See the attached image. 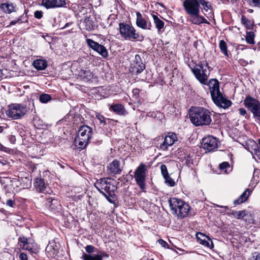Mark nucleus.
Wrapping results in <instances>:
<instances>
[{"label":"nucleus","instance_id":"1","mask_svg":"<svg viewBox=\"0 0 260 260\" xmlns=\"http://www.w3.org/2000/svg\"><path fill=\"white\" fill-rule=\"evenodd\" d=\"M191 122L196 126L208 125L212 121L209 110L203 107H196L190 114Z\"/></svg>","mask_w":260,"mask_h":260},{"label":"nucleus","instance_id":"2","mask_svg":"<svg viewBox=\"0 0 260 260\" xmlns=\"http://www.w3.org/2000/svg\"><path fill=\"white\" fill-rule=\"evenodd\" d=\"M110 178H103L94 183V186L111 203H114L115 198L114 192L116 187L109 181Z\"/></svg>","mask_w":260,"mask_h":260},{"label":"nucleus","instance_id":"3","mask_svg":"<svg viewBox=\"0 0 260 260\" xmlns=\"http://www.w3.org/2000/svg\"><path fill=\"white\" fill-rule=\"evenodd\" d=\"M168 202L173 213L177 214L181 218H184L187 216L190 209L187 203L175 197L171 198Z\"/></svg>","mask_w":260,"mask_h":260},{"label":"nucleus","instance_id":"4","mask_svg":"<svg viewBox=\"0 0 260 260\" xmlns=\"http://www.w3.org/2000/svg\"><path fill=\"white\" fill-rule=\"evenodd\" d=\"M92 132L91 128L87 125H83L80 127L75 139V143L79 149H83L86 147L91 138Z\"/></svg>","mask_w":260,"mask_h":260},{"label":"nucleus","instance_id":"5","mask_svg":"<svg viewBox=\"0 0 260 260\" xmlns=\"http://www.w3.org/2000/svg\"><path fill=\"white\" fill-rule=\"evenodd\" d=\"M119 30L122 39L128 41H135L143 37L140 36L136 29L131 24L121 22L119 24Z\"/></svg>","mask_w":260,"mask_h":260},{"label":"nucleus","instance_id":"6","mask_svg":"<svg viewBox=\"0 0 260 260\" xmlns=\"http://www.w3.org/2000/svg\"><path fill=\"white\" fill-rule=\"evenodd\" d=\"M210 67L207 61L196 64L191 71L196 78L203 84H207Z\"/></svg>","mask_w":260,"mask_h":260},{"label":"nucleus","instance_id":"7","mask_svg":"<svg viewBox=\"0 0 260 260\" xmlns=\"http://www.w3.org/2000/svg\"><path fill=\"white\" fill-rule=\"evenodd\" d=\"M244 106L253 114L255 121L260 123V102L250 96H247L244 100Z\"/></svg>","mask_w":260,"mask_h":260},{"label":"nucleus","instance_id":"8","mask_svg":"<svg viewBox=\"0 0 260 260\" xmlns=\"http://www.w3.org/2000/svg\"><path fill=\"white\" fill-rule=\"evenodd\" d=\"M27 112L25 106L20 104H12L8 106L6 113L8 117L13 119L21 118Z\"/></svg>","mask_w":260,"mask_h":260},{"label":"nucleus","instance_id":"9","mask_svg":"<svg viewBox=\"0 0 260 260\" xmlns=\"http://www.w3.org/2000/svg\"><path fill=\"white\" fill-rule=\"evenodd\" d=\"M147 171V166L146 165L141 163L137 168L134 172V177L137 185L140 188L145 191L146 187L145 178L146 172Z\"/></svg>","mask_w":260,"mask_h":260},{"label":"nucleus","instance_id":"10","mask_svg":"<svg viewBox=\"0 0 260 260\" xmlns=\"http://www.w3.org/2000/svg\"><path fill=\"white\" fill-rule=\"evenodd\" d=\"M219 141L212 136H209L202 139V146L208 152L215 150L218 147Z\"/></svg>","mask_w":260,"mask_h":260},{"label":"nucleus","instance_id":"11","mask_svg":"<svg viewBox=\"0 0 260 260\" xmlns=\"http://www.w3.org/2000/svg\"><path fill=\"white\" fill-rule=\"evenodd\" d=\"M183 6L186 13L188 15L200 12L199 0H184Z\"/></svg>","mask_w":260,"mask_h":260},{"label":"nucleus","instance_id":"12","mask_svg":"<svg viewBox=\"0 0 260 260\" xmlns=\"http://www.w3.org/2000/svg\"><path fill=\"white\" fill-rule=\"evenodd\" d=\"M34 186L36 191L38 192L50 194L52 192L48 185L41 178H36L34 182Z\"/></svg>","mask_w":260,"mask_h":260},{"label":"nucleus","instance_id":"13","mask_svg":"<svg viewBox=\"0 0 260 260\" xmlns=\"http://www.w3.org/2000/svg\"><path fill=\"white\" fill-rule=\"evenodd\" d=\"M212 100L216 106L224 109H227L232 105V102L223 96L221 93L212 98Z\"/></svg>","mask_w":260,"mask_h":260},{"label":"nucleus","instance_id":"14","mask_svg":"<svg viewBox=\"0 0 260 260\" xmlns=\"http://www.w3.org/2000/svg\"><path fill=\"white\" fill-rule=\"evenodd\" d=\"M177 141L176 135L173 133H169L165 138L164 142L159 146V149L165 151L167 150L169 146L174 144L175 142Z\"/></svg>","mask_w":260,"mask_h":260},{"label":"nucleus","instance_id":"15","mask_svg":"<svg viewBox=\"0 0 260 260\" xmlns=\"http://www.w3.org/2000/svg\"><path fill=\"white\" fill-rule=\"evenodd\" d=\"M189 20L192 23L200 25L202 23L209 24L210 23L204 17L200 15V12L189 15Z\"/></svg>","mask_w":260,"mask_h":260},{"label":"nucleus","instance_id":"16","mask_svg":"<svg viewBox=\"0 0 260 260\" xmlns=\"http://www.w3.org/2000/svg\"><path fill=\"white\" fill-rule=\"evenodd\" d=\"M110 173L113 174H119L122 171L123 167L120 162L117 160H114L107 167Z\"/></svg>","mask_w":260,"mask_h":260},{"label":"nucleus","instance_id":"17","mask_svg":"<svg viewBox=\"0 0 260 260\" xmlns=\"http://www.w3.org/2000/svg\"><path fill=\"white\" fill-rule=\"evenodd\" d=\"M137 19H136V25L138 27L143 29H149L150 30L152 27V25L150 22L147 24L146 20L143 18L142 14L138 12L136 13Z\"/></svg>","mask_w":260,"mask_h":260},{"label":"nucleus","instance_id":"18","mask_svg":"<svg viewBox=\"0 0 260 260\" xmlns=\"http://www.w3.org/2000/svg\"><path fill=\"white\" fill-rule=\"evenodd\" d=\"M209 86L212 99L221 93L219 90V82L217 80H210L209 82Z\"/></svg>","mask_w":260,"mask_h":260},{"label":"nucleus","instance_id":"19","mask_svg":"<svg viewBox=\"0 0 260 260\" xmlns=\"http://www.w3.org/2000/svg\"><path fill=\"white\" fill-rule=\"evenodd\" d=\"M46 206L51 210L56 211L60 209V205L59 201L55 199L49 198L46 203Z\"/></svg>","mask_w":260,"mask_h":260},{"label":"nucleus","instance_id":"20","mask_svg":"<svg viewBox=\"0 0 260 260\" xmlns=\"http://www.w3.org/2000/svg\"><path fill=\"white\" fill-rule=\"evenodd\" d=\"M110 109L119 115L124 116L127 114V111L121 104L112 105L111 106Z\"/></svg>","mask_w":260,"mask_h":260},{"label":"nucleus","instance_id":"21","mask_svg":"<svg viewBox=\"0 0 260 260\" xmlns=\"http://www.w3.org/2000/svg\"><path fill=\"white\" fill-rule=\"evenodd\" d=\"M200 5L203 7V10L206 12H208V14L212 16L213 13V9L211 4L207 0H199Z\"/></svg>","mask_w":260,"mask_h":260},{"label":"nucleus","instance_id":"22","mask_svg":"<svg viewBox=\"0 0 260 260\" xmlns=\"http://www.w3.org/2000/svg\"><path fill=\"white\" fill-rule=\"evenodd\" d=\"M250 194V191L249 189L245 190L239 197V198L235 200L234 202V204L236 205L241 204L245 202L249 197Z\"/></svg>","mask_w":260,"mask_h":260},{"label":"nucleus","instance_id":"23","mask_svg":"<svg viewBox=\"0 0 260 260\" xmlns=\"http://www.w3.org/2000/svg\"><path fill=\"white\" fill-rule=\"evenodd\" d=\"M33 66L38 70H43L47 68V62L44 59H37L34 61Z\"/></svg>","mask_w":260,"mask_h":260},{"label":"nucleus","instance_id":"24","mask_svg":"<svg viewBox=\"0 0 260 260\" xmlns=\"http://www.w3.org/2000/svg\"><path fill=\"white\" fill-rule=\"evenodd\" d=\"M152 17L153 19V22L155 27L158 31H160L164 28L165 23L158 17L154 14H152Z\"/></svg>","mask_w":260,"mask_h":260},{"label":"nucleus","instance_id":"25","mask_svg":"<svg viewBox=\"0 0 260 260\" xmlns=\"http://www.w3.org/2000/svg\"><path fill=\"white\" fill-rule=\"evenodd\" d=\"M0 9L5 13L10 14L14 11L15 7L13 6L12 4L6 3L1 4L0 5Z\"/></svg>","mask_w":260,"mask_h":260},{"label":"nucleus","instance_id":"26","mask_svg":"<svg viewBox=\"0 0 260 260\" xmlns=\"http://www.w3.org/2000/svg\"><path fill=\"white\" fill-rule=\"evenodd\" d=\"M82 258L84 260H103L102 255L98 254L91 255L84 253Z\"/></svg>","mask_w":260,"mask_h":260},{"label":"nucleus","instance_id":"27","mask_svg":"<svg viewBox=\"0 0 260 260\" xmlns=\"http://www.w3.org/2000/svg\"><path fill=\"white\" fill-rule=\"evenodd\" d=\"M241 23L248 29H251L253 27V22L247 18L245 16L241 17Z\"/></svg>","mask_w":260,"mask_h":260},{"label":"nucleus","instance_id":"28","mask_svg":"<svg viewBox=\"0 0 260 260\" xmlns=\"http://www.w3.org/2000/svg\"><path fill=\"white\" fill-rule=\"evenodd\" d=\"M133 72L137 74L141 73L145 68V66L143 62L136 64H131Z\"/></svg>","mask_w":260,"mask_h":260},{"label":"nucleus","instance_id":"29","mask_svg":"<svg viewBox=\"0 0 260 260\" xmlns=\"http://www.w3.org/2000/svg\"><path fill=\"white\" fill-rule=\"evenodd\" d=\"M80 75L86 81H90L92 80L93 75L90 70H81Z\"/></svg>","mask_w":260,"mask_h":260},{"label":"nucleus","instance_id":"30","mask_svg":"<svg viewBox=\"0 0 260 260\" xmlns=\"http://www.w3.org/2000/svg\"><path fill=\"white\" fill-rule=\"evenodd\" d=\"M255 34L253 31H247L245 37L246 41L248 44H254Z\"/></svg>","mask_w":260,"mask_h":260},{"label":"nucleus","instance_id":"31","mask_svg":"<svg viewBox=\"0 0 260 260\" xmlns=\"http://www.w3.org/2000/svg\"><path fill=\"white\" fill-rule=\"evenodd\" d=\"M200 244L210 249H212L214 247L212 240L209 237H207V239L202 240V241L200 242Z\"/></svg>","mask_w":260,"mask_h":260},{"label":"nucleus","instance_id":"32","mask_svg":"<svg viewBox=\"0 0 260 260\" xmlns=\"http://www.w3.org/2000/svg\"><path fill=\"white\" fill-rule=\"evenodd\" d=\"M99 53L101 55L104 57H107L108 55V51L105 46L102 45H100L95 51Z\"/></svg>","mask_w":260,"mask_h":260},{"label":"nucleus","instance_id":"33","mask_svg":"<svg viewBox=\"0 0 260 260\" xmlns=\"http://www.w3.org/2000/svg\"><path fill=\"white\" fill-rule=\"evenodd\" d=\"M235 218L237 219H242L246 215V211L245 210L238 211H233L231 213Z\"/></svg>","mask_w":260,"mask_h":260},{"label":"nucleus","instance_id":"34","mask_svg":"<svg viewBox=\"0 0 260 260\" xmlns=\"http://www.w3.org/2000/svg\"><path fill=\"white\" fill-rule=\"evenodd\" d=\"M86 43H87V45H88V46L94 51H95L96 50V48L100 45L98 43L94 41L93 40L90 39H86Z\"/></svg>","mask_w":260,"mask_h":260},{"label":"nucleus","instance_id":"35","mask_svg":"<svg viewBox=\"0 0 260 260\" xmlns=\"http://www.w3.org/2000/svg\"><path fill=\"white\" fill-rule=\"evenodd\" d=\"M219 48L220 51L226 56H228L227 50V46L226 43L223 40H220L219 42Z\"/></svg>","mask_w":260,"mask_h":260},{"label":"nucleus","instance_id":"36","mask_svg":"<svg viewBox=\"0 0 260 260\" xmlns=\"http://www.w3.org/2000/svg\"><path fill=\"white\" fill-rule=\"evenodd\" d=\"M39 100L42 103H47L51 100V98L50 95L44 93L40 95Z\"/></svg>","mask_w":260,"mask_h":260},{"label":"nucleus","instance_id":"37","mask_svg":"<svg viewBox=\"0 0 260 260\" xmlns=\"http://www.w3.org/2000/svg\"><path fill=\"white\" fill-rule=\"evenodd\" d=\"M28 242V239L24 236H21L18 239V245L21 248H23L26 246V243Z\"/></svg>","mask_w":260,"mask_h":260},{"label":"nucleus","instance_id":"38","mask_svg":"<svg viewBox=\"0 0 260 260\" xmlns=\"http://www.w3.org/2000/svg\"><path fill=\"white\" fill-rule=\"evenodd\" d=\"M41 5L47 9L54 8L52 0H42Z\"/></svg>","mask_w":260,"mask_h":260},{"label":"nucleus","instance_id":"39","mask_svg":"<svg viewBox=\"0 0 260 260\" xmlns=\"http://www.w3.org/2000/svg\"><path fill=\"white\" fill-rule=\"evenodd\" d=\"M165 180V183L170 186H174L175 185V182L174 180L171 178L169 175H167L166 176L164 177Z\"/></svg>","mask_w":260,"mask_h":260},{"label":"nucleus","instance_id":"40","mask_svg":"<svg viewBox=\"0 0 260 260\" xmlns=\"http://www.w3.org/2000/svg\"><path fill=\"white\" fill-rule=\"evenodd\" d=\"M54 8L61 7L66 5L65 0H52Z\"/></svg>","mask_w":260,"mask_h":260},{"label":"nucleus","instance_id":"41","mask_svg":"<svg viewBox=\"0 0 260 260\" xmlns=\"http://www.w3.org/2000/svg\"><path fill=\"white\" fill-rule=\"evenodd\" d=\"M219 168L221 171H223L225 173H226L228 170L230 169V166L228 162H223L219 165Z\"/></svg>","mask_w":260,"mask_h":260},{"label":"nucleus","instance_id":"42","mask_svg":"<svg viewBox=\"0 0 260 260\" xmlns=\"http://www.w3.org/2000/svg\"><path fill=\"white\" fill-rule=\"evenodd\" d=\"M85 22L86 23V29L87 30L90 31L94 29V25L93 24V22L91 20H90L89 18L87 19H85Z\"/></svg>","mask_w":260,"mask_h":260},{"label":"nucleus","instance_id":"43","mask_svg":"<svg viewBox=\"0 0 260 260\" xmlns=\"http://www.w3.org/2000/svg\"><path fill=\"white\" fill-rule=\"evenodd\" d=\"M248 2L250 6L260 8V0H248Z\"/></svg>","mask_w":260,"mask_h":260},{"label":"nucleus","instance_id":"44","mask_svg":"<svg viewBox=\"0 0 260 260\" xmlns=\"http://www.w3.org/2000/svg\"><path fill=\"white\" fill-rule=\"evenodd\" d=\"M161 173L164 177L169 175L167 168L166 165H161L160 166Z\"/></svg>","mask_w":260,"mask_h":260},{"label":"nucleus","instance_id":"45","mask_svg":"<svg viewBox=\"0 0 260 260\" xmlns=\"http://www.w3.org/2000/svg\"><path fill=\"white\" fill-rule=\"evenodd\" d=\"M207 237L208 236L200 232H198L196 234L197 239L199 242H201L203 239H207Z\"/></svg>","mask_w":260,"mask_h":260},{"label":"nucleus","instance_id":"46","mask_svg":"<svg viewBox=\"0 0 260 260\" xmlns=\"http://www.w3.org/2000/svg\"><path fill=\"white\" fill-rule=\"evenodd\" d=\"M254 155L253 157L255 158L256 160V159L255 158V156L257 157V159L260 160V149L256 148L254 149Z\"/></svg>","mask_w":260,"mask_h":260},{"label":"nucleus","instance_id":"47","mask_svg":"<svg viewBox=\"0 0 260 260\" xmlns=\"http://www.w3.org/2000/svg\"><path fill=\"white\" fill-rule=\"evenodd\" d=\"M32 248L33 245L32 243H31L29 242H28L27 243H26V246H24L22 249L31 251L32 250Z\"/></svg>","mask_w":260,"mask_h":260},{"label":"nucleus","instance_id":"48","mask_svg":"<svg viewBox=\"0 0 260 260\" xmlns=\"http://www.w3.org/2000/svg\"><path fill=\"white\" fill-rule=\"evenodd\" d=\"M95 248L92 245H87L85 247V250L88 253H93L94 251Z\"/></svg>","mask_w":260,"mask_h":260},{"label":"nucleus","instance_id":"49","mask_svg":"<svg viewBox=\"0 0 260 260\" xmlns=\"http://www.w3.org/2000/svg\"><path fill=\"white\" fill-rule=\"evenodd\" d=\"M140 62H142L141 58L140 57L139 55H138V54L136 55L135 59L133 61V63H132V64L139 63Z\"/></svg>","mask_w":260,"mask_h":260},{"label":"nucleus","instance_id":"50","mask_svg":"<svg viewBox=\"0 0 260 260\" xmlns=\"http://www.w3.org/2000/svg\"><path fill=\"white\" fill-rule=\"evenodd\" d=\"M96 118L100 121V122L101 123H104V124H106L105 118L103 115L98 114L96 115Z\"/></svg>","mask_w":260,"mask_h":260},{"label":"nucleus","instance_id":"51","mask_svg":"<svg viewBox=\"0 0 260 260\" xmlns=\"http://www.w3.org/2000/svg\"><path fill=\"white\" fill-rule=\"evenodd\" d=\"M34 16L37 19H41L43 16V12L42 11H36L34 13Z\"/></svg>","mask_w":260,"mask_h":260},{"label":"nucleus","instance_id":"52","mask_svg":"<svg viewBox=\"0 0 260 260\" xmlns=\"http://www.w3.org/2000/svg\"><path fill=\"white\" fill-rule=\"evenodd\" d=\"M15 204V202L14 200H13L12 199H9L6 201V205L8 206L13 207L14 206Z\"/></svg>","mask_w":260,"mask_h":260},{"label":"nucleus","instance_id":"53","mask_svg":"<svg viewBox=\"0 0 260 260\" xmlns=\"http://www.w3.org/2000/svg\"><path fill=\"white\" fill-rule=\"evenodd\" d=\"M158 243L164 248H168V243L162 239H160L158 241Z\"/></svg>","mask_w":260,"mask_h":260},{"label":"nucleus","instance_id":"54","mask_svg":"<svg viewBox=\"0 0 260 260\" xmlns=\"http://www.w3.org/2000/svg\"><path fill=\"white\" fill-rule=\"evenodd\" d=\"M19 258L21 260H27V255L24 252L20 253Z\"/></svg>","mask_w":260,"mask_h":260},{"label":"nucleus","instance_id":"55","mask_svg":"<svg viewBox=\"0 0 260 260\" xmlns=\"http://www.w3.org/2000/svg\"><path fill=\"white\" fill-rule=\"evenodd\" d=\"M239 114L242 116H244L247 113L246 110L243 108H240L239 109Z\"/></svg>","mask_w":260,"mask_h":260},{"label":"nucleus","instance_id":"56","mask_svg":"<svg viewBox=\"0 0 260 260\" xmlns=\"http://www.w3.org/2000/svg\"><path fill=\"white\" fill-rule=\"evenodd\" d=\"M21 20V18H18V19H17V20H13V21H12L10 22V24H9L7 27H9V26H10V25H15V24H16L17 23L19 22Z\"/></svg>","mask_w":260,"mask_h":260},{"label":"nucleus","instance_id":"57","mask_svg":"<svg viewBox=\"0 0 260 260\" xmlns=\"http://www.w3.org/2000/svg\"><path fill=\"white\" fill-rule=\"evenodd\" d=\"M185 164L187 165H189L191 163V159L189 156H188L186 158H185Z\"/></svg>","mask_w":260,"mask_h":260},{"label":"nucleus","instance_id":"58","mask_svg":"<svg viewBox=\"0 0 260 260\" xmlns=\"http://www.w3.org/2000/svg\"><path fill=\"white\" fill-rule=\"evenodd\" d=\"M247 12H249V13H252L253 12V10L252 9H248Z\"/></svg>","mask_w":260,"mask_h":260},{"label":"nucleus","instance_id":"59","mask_svg":"<svg viewBox=\"0 0 260 260\" xmlns=\"http://www.w3.org/2000/svg\"><path fill=\"white\" fill-rule=\"evenodd\" d=\"M71 24V23H66V25H64V26L63 28H66V27H68V26H69V25L70 24Z\"/></svg>","mask_w":260,"mask_h":260},{"label":"nucleus","instance_id":"60","mask_svg":"<svg viewBox=\"0 0 260 260\" xmlns=\"http://www.w3.org/2000/svg\"><path fill=\"white\" fill-rule=\"evenodd\" d=\"M51 248V246H48L47 247H46V250L47 251H49V250H50V249Z\"/></svg>","mask_w":260,"mask_h":260},{"label":"nucleus","instance_id":"61","mask_svg":"<svg viewBox=\"0 0 260 260\" xmlns=\"http://www.w3.org/2000/svg\"><path fill=\"white\" fill-rule=\"evenodd\" d=\"M258 144H259V146H257V148L260 149V139H258Z\"/></svg>","mask_w":260,"mask_h":260},{"label":"nucleus","instance_id":"62","mask_svg":"<svg viewBox=\"0 0 260 260\" xmlns=\"http://www.w3.org/2000/svg\"><path fill=\"white\" fill-rule=\"evenodd\" d=\"M83 60V59H82V58H80V59H79L78 61H79V63H80V62H81V61H82Z\"/></svg>","mask_w":260,"mask_h":260},{"label":"nucleus","instance_id":"63","mask_svg":"<svg viewBox=\"0 0 260 260\" xmlns=\"http://www.w3.org/2000/svg\"><path fill=\"white\" fill-rule=\"evenodd\" d=\"M3 128L2 126H0V133L3 131Z\"/></svg>","mask_w":260,"mask_h":260},{"label":"nucleus","instance_id":"64","mask_svg":"<svg viewBox=\"0 0 260 260\" xmlns=\"http://www.w3.org/2000/svg\"><path fill=\"white\" fill-rule=\"evenodd\" d=\"M103 254L104 256H108V255L105 252H104L103 253Z\"/></svg>","mask_w":260,"mask_h":260}]
</instances>
